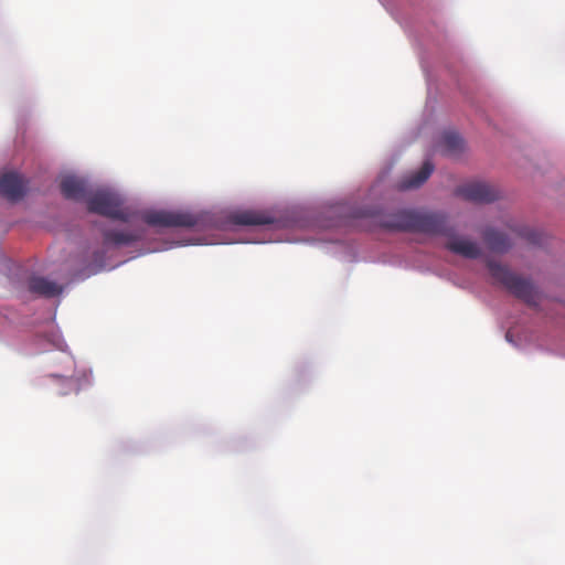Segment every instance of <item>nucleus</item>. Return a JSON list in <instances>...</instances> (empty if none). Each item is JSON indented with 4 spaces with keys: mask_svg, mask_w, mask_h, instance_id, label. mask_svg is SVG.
<instances>
[{
    "mask_svg": "<svg viewBox=\"0 0 565 565\" xmlns=\"http://www.w3.org/2000/svg\"><path fill=\"white\" fill-rule=\"evenodd\" d=\"M383 226L394 231L445 235L449 237L446 248L450 252L469 259L481 256V249L477 243L452 234V230L447 225V217L441 213L403 210L390 215L383 222Z\"/></svg>",
    "mask_w": 565,
    "mask_h": 565,
    "instance_id": "1",
    "label": "nucleus"
},
{
    "mask_svg": "<svg viewBox=\"0 0 565 565\" xmlns=\"http://www.w3.org/2000/svg\"><path fill=\"white\" fill-rule=\"evenodd\" d=\"M487 267L492 278L501 284L511 295L529 306H536L539 290L529 278L513 273L508 266L494 260H488Z\"/></svg>",
    "mask_w": 565,
    "mask_h": 565,
    "instance_id": "2",
    "label": "nucleus"
},
{
    "mask_svg": "<svg viewBox=\"0 0 565 565\" xmlns=\"http://www.w3.org/2000/svg\"><path fill=\"white\" fill-rule=\"evenodd\" d=\"M142 221L154 227L196 228L203 225V214H193L185 211H147Z\"/></svg>",
    "mask_w": 565,
    "mask_h": 565,
    "instance_id": "3",
    "label": "nucleus"
},
{
    "mask_svg": "<svg viewBox=\"0 0 565 565\" xmlns=\"http://www.w3.org/2000/svg\"><path fill=\"white\" fill-rule=\"evenodd\" d=\"M87 209L92 213H96L113 220L127 222L129 213L122 209L121 198L108 190H99L87 198Z\"/></svg>",
    "mask_w": 565,
    "mask_h": 565,
    "instance_id": "4",
    "label": "nucleus"
},
{
    "mask_svg": "<svg viewBox=\"0 0 565 565\" xmlns=\"http://www.w3.org/2000/svg\"><path fill=\"white\" fill-rule=\"evenodd\" d=\"M457 194L467 201L476 203H490L499 198L495 188L483 182H470L458 188Z\"/></svg>",
    "mask_w": 565,
    "mask_h": 565,
    "instance_id": "5",
    "label": "nucleus"
},
{
    "mask_svg": "<svg viewBox=\"0 0 565 565\" xmlns=\"http://www.w3.org/2000/svg\"><path fill=\"white\" fill-rule=\"evenodd\" d=\"M26 191L24 179L15 173L8 172L0 177V194L11 202L21 200Z\"/></svg>",
    "mask_w": 565,
    "mask_h": 565,
    "instance_id": "6",
    "label": "nucleus"
},
{
    "mask_svg": "<svg viewBox=\"0 0 565 565\" xmlns=\"http://www.w3.org/2000/svg\"><path fill=\"white\" fill-rule=\"evenodd\" d=\"M231 221L236 225L256 226L273 224L275 217L267 212L246 210L232 214Z\"/></svg>",
    "mask_w": 565,
    "mask_h": 565,
    "instance_id": "7",
    "label": "nucleus"
},
{
    "mask_svg": "<svg viewBox=\"0 0 565 565\" xmlns=\"http://www.w3.org/2000/svg\"><path fill=\"white\" fill-rule=\"evenodd\" d=\"M60 188L63 196L66 199L87 201V186L83 179L73 175L65 177L62 179Z\"/></svg>",
    "mask_w": 565,
    "mask_h": 565,
    "instance_id": "8",
    "label": "nucleus"
},
{
    "mask_svg": "<svg viewBox=\"0 0 565 565\" xmlns=\"http://www.w3.org/2000/svg\"><path fill=\"white\" fill-rule=\"evenodd\" d=\"M28 287L30 292L45 298L58 296L63 290L56 282L40 276H32L29 279Z\"/></svg>",
    "mask_w": 565,
    "mask_h": 565,
    "instance_id": "9",
    "label": "nucleus"
},
{
    "mask_svg": "<svg viewBox=\"0 0 565 565\" xmlns=\"http://www.w3.org/2000/svg\"><path fill=\"white\" fill-rule=\"evenodd\" d=\"M482 237L488 248L494 253H505L511 247L509 237L493 228H487L482 233Z\"/></svg>",
    "mask_w": 565,
    "mask_h": 565,
    "instance_id": "10",
    "label": "nucleus"
},
{
    "mask_svg": "<svg viewBox=\"0 0 565 565\" xmlns=\"http://www.w3.org/2000/svg\"><path fill=\"white\" fill-rule=\"evenodd\" d=\"M433 171H434V164L429 160H426L423 163V166L418 172H416L407 178H404L401 181L399 188L402 190L418 188L427 181V179L430 177Z\"/></svg>",
    "mask_w": 565,
    "mask_h": 565,
    "instance_id": "11",
    "label": "nucleus"
},
{
    "mask_svg": "<svg viewBox=\"0 0 565 565\" xmlns=\"http://www.w3.org/2000/svg\"><path fill=\"white\" fill-rule=\"evenodd\" d=\"M104 245L124 246L141 238L140 233L124 231H104Z\"/></svg>",
    "mask_w": 565,
    "mask_h": 565,
    "instance_id": "12",
    "label": "nucleus"
},
{
    "mask_svg": "<svg viewBox=\"0 0 565 565\" xmlns=\"http://www.w3.org/2000/svg\"><path fill=\"white\" fill-rule=\"evenodd\" d=\"M441 151L446 154H455L462 149V138L456 132H445L440 140Z\"/></svg>",
    "mask_w": 565,
    "mask_h": 565,
    "instance_id": "13",
    "label": "nucleus"
},
{
    "mask_svg": "<svg viewBox=\"0 0 565 565\" xmlns=\"http://www.w3.org/2000/svg\"><path fill=\"white\" fill-rule=\"evenodd\" d=\"M513 231L519 236L526 239L531 244H541L542 243V234L531 227L520 226L518 228H513Z\"/></svg>",
    "mask_w": 565,
    "mask_h": 565,
    "instance_id": "14",
    "label": "nucleus"
},
{
    "mask_svg": "<svg viewBox=\"0 0 565 565\" xmlns=\"http://www.w3.org/2000/svg\"><path fill=\"white\" fill-rule=\"evenodd\" d=\"M103 268H105V252L96 250L93 254V263L89 266V271L95 274Z\"/></svg>",
    "mask_w": 565,
    "mask_h": 565,
    "instance_id": "15",
    "label": "nucleus"
}]
</instances>
